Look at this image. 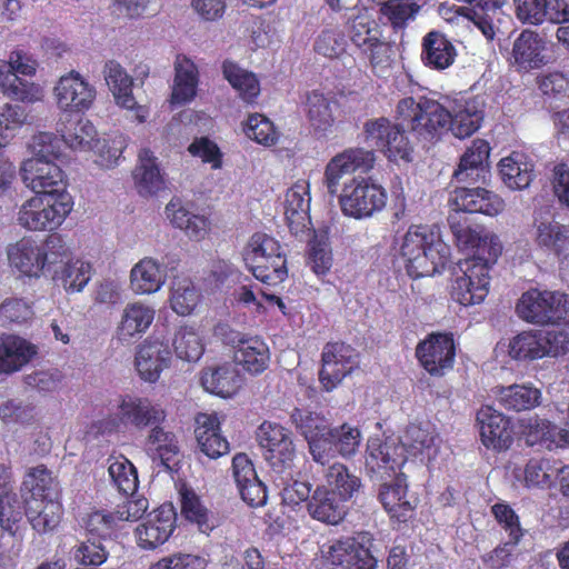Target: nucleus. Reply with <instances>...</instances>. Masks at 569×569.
I'll use <instances>...</instances> for the list:
<instances>
[{"label": "nucleus", "instance_id": "a878e982", "mask_svg": "<svg viewBox=\"0 0 569 569\" xmlns=\"http://www.w3.org/2000/svg\"><path fill=\"white\" fill-rule=\"evenodd\" d=\"M194 435L200 451L210 459H218L230 450L229 441L221 433L217 415L199 413Z\"/></svg>", "mask_w": 569, "mask_h": 569}, {"label": "nucleus", "instance_id": "603ef678", "mask_svg": "<svg viewBox=\"0 0 569 569\" xmlns=\"http://www.w3.org/2000/svg\"><path fill=\"white\" fill-rule=\"evenodd\" d=\"M22 490L30 493L26 499H59V483L44 465H39L28 471L22 482Z\"/></svg>", "mask_w": 569, "mask_h": 569}, {"label": "nucleus", "instance_id": "f704fd0d", "mask_svg": "<svg viewBox=\"0 0 569 569\" xmlns=\"http://www.w3.org/2000/svg\"><path fill=\"white\" fill-rule=\"evenodd\" d=\"M62 140L73 150L90 149L97 138L93 123L81 114H64L57 127Z\"/></svg>", "mask_w": 569, "mask_h": 569}, {"label": "nucleus", "instance_id": "8fccbe9b", "mask_svg": "<svg viewBox=\"0 0 569 569\" xmlns=\"http://www.w3.org/2000/svg\"><path fill=\"white\" fill-rule=\"evenodd\" d=\"M222 73L243 101L254 102L260 93V82L253 72L241 68L231 60H226L222 63Z\"/></svg>", "mask_w": 569, "mask_h": 569}, {"label": "nucleus", "instance_id": "58836bf2", "mask_svg": "<svg viewBox=\"0 0 569 569\" xmlns=\"http://www.w3.org/2000/svg\"><path fill=\"white\" fill-rule=\"evenodd\" d=\"M139 164L133 171L136 188L141 196H153L164 188V180L150 149L143 148L138 154Z\"/></svg>", "mask_w": 569, "mask_h": 569}, {"label": "nucleus", "instance_id": "39448f33", "mask_svg": "<svg viewBox=\"0 0 569 569\" xmlns=\"http://www.w3.org/2000/svg\"><path fill=\"white\" fill-rule=\"evenodd\" d=\"M72 207V197L68 192L37 193L21 206L18 222L27 230L51 231L61 226Z\"/></svg>", "mask_w": 569, "mask_h": 569}, {"label": "nucleus", "instance_id": "cd10ccee", "mask_svg": "<svg viewBox=\"0 0 569 569\" xmlns=\"http://www.w3.org/2000/svg\"><path fill=\"white\" fill-rule=\"evenodd\" d=\"M170 359V350L162 342L144 340L137 350L134 365L142 380L156 382Z\"/></svg>", "mask_w": 569, "mask_h": 569}, {"label": "nucleus", "instance_id": "4d7b16f0", "mask_svg": "<svg viewBox=\"0 0 569 569\" xmlns=\"http://www.w3.org/2000/svg\"><path fill=\"white\" fill-rule=\"evenodd\" d=\"M83 525L89 538L100 542L117 539L122 529L116 511L94 510L87 515Z\"/></svg>", "mask_w": 569, "mask_h": 569}, {"label": "nucleus", "instance_id": "6e6d98bb", "mask_svg": "<svg viewBox=\"0 0 569 569\" xmlns=\"http://www.w3.org/2000/svg\"><path fill=\"white\" fill-rule=\"evenodd\" d=\"M108 461V472L113 487L126 497L133 496L139 486L134 465L123 455L110 457Z\"/></svg>", "mask_w": 569, "mask_h": 569}, {"label": "nucleus", "instance_id": "4be33fe9", "mask_svg": "<svg viewBox=\"0 0 569 569\" xmlns=\"http://www.w3.org/2000/svg\"><path fill=\"white\" fill-rule=\"evenodd\" d=\"M521 432L528 447L553 450L569 446L567 428H559L548 419L532 417L521 420Z\"/></svg>", "mask_w": 569, "mask_h": 569}, {"label": "nucleus", "instance_id": "9b49d317", "mask_svg": "<svg viewBox=\"0 0 569 569\" xmlns=\"http://www.w3.org/2000/svg\"><path fill=\"white\" fill-rule=\"evenodd\" d=\"M263 457L277 472L290 469L296 456L291 431L277 422L264 421L258 431Z\"/></svg>", "mask_w": 569, "mask_h": 569}, {"label": "nucleus", "instance_id": "f8f14e48", "mask_svg": "<svg viewBox=\"0 0 569 569\" xmlns=\"http://www.w3.org/2000/svg\"><path fill=\"white\" fill-rule=\"evenodd\" d=\"M348 34L372 68L388 63V46L380 39L379 27L370 14L363 12L355 16L349 21Z\"/></svg>", "mask_w": 569, "mask_h": 569}, {"label": "nucleus", "instance_id": "49530a36", "mask_svg": "<svg viewBox=\"0 0 569 569\" xmlns=\"http://www.w3.org/2000/svg\"><path fill=\"white\" fill-rule=\"evenodd\" d=\"M490 144L485 139H475L465 150V180L486 183L490 178Z\"/></svg>", "mask_w": 569, "mask_h": 569}, {"label": "nucleus", "instance_id": "1a4fd4ad", "mask_svg": "<svg viewBox=\"0 0 569 569\" xmlns=\"http://www.w3.org/2000/svg\"><path fill=\"white\" fill-rule=\"evenodd\" d=\"M372 535L367 531L353 537L336 540L329 548L327 559L343 569H376L377 559L372 555Z\"/></svg>", "mask_w": 569, "mask_h": 569}, {"label": "nucleus", "instance_id": "412c9836", "mask_svg": "<svg viewBox=\"0 0 569 569\" xmlns=\"http://www.w3.org/2000/svg\"><path fill=\"white\" fill-rule=\"evenodd\" d=\"M378 499L392 521L402 523L413 517L416 503L408 496L406 473L399 472L391 482H383Z\"/></svg>", "mask_w": 569, "mask_h": 569}, {"label": "nucleus", "instance_id": "b1692460", "mask_svg": "<svg viewBox=\"0 0 569 569\" xmlns=\"http://www.w3.org/2000/svg\"><path fill=\"white\" fill-rule=\"evenodd\" d=\"M118 410L126 425L130 423L139 429L161 425L167 417L159 405H153L148 398L131 395L120 397Z\"/></svg>", "mask_w": 569, "mask_h": 569}, {"label": "nucleus", "instance_id": "393cba45", "mask_svg": "<svg viewBox=\"0 0 569 569\" xmlns=\"http://www.w3.org/2000/svg\"><path fill=\"white\" fill-rule=\"evenodd\" d=\"M22 523V502L12 489L10 469L0 465V528L16 536Z\"/></svg>", "mask_w": 569, "mask_h": 569}, {"label": "nucleus", "instance_id": "e2e57ef3", "mask_svg": "<svg viewBox=\"0 0 569 569\" xmlns=\"http://www.w3.org/2000/svg\"><path fill=\"white\" fill-rule=\"evenodd\" d=\"M199 293L190 279L174 280L170 302L174 312L180 316L190 315L199 302Z\"/></svg>", "mask_w": 569, "mask_h": 569}, {"label": "nucleus", "instance_id": "a18cd8bd", "mask_svg": "<svg viewBox=\"0 0 569 569\" xmlns=\"http://www.w3.org/2000/svg\"><path fill=\"white\" fill-rule=\"evenodd\" d=\"M465 186V213H481L489 217L498 216L505 209L503 199L491 190L475 184L467 180Z\"/></svg>", "mask_w": 569, "mask_h": 569}, {"label": "nucleus", "instance_id": "72a5a7b5", "mask_svg": "<svg viewBox=\"0 0 569 569\" xmlns=\"http://www.w3.org/2000/svg\"><path fill=\"white\" fill-rule=\"evenodd\" d=\"M343 500L325 486H319L312 492L307 503V510L315 520L337 525L346 516Z\"/></svg>", "mask_w": 569, "mask_h": 569}, {"label": "nucleus", "instance_id": "6ab92c4d", "mask_svg": "<svg viewBox=\"0 0 569 569\" xmlns=\"http://www.w3.org/2000/svg\"><path fill=\"white\" fill-rule=\"evenodd\" d=\"M8 260L11 268L20 276L40 278L48 264V252L32 237H23L8 248Z\"/></svg>", "mask_w": 569, "mask_h": 569}, {"label": "nucleus", "instance_id": "ddd939ff", "mask_svg": "<svg viewBox=\"0 0 569 569\" xmlns=\"http://www.w3.org/2000/svg\"><path fill=\"white\" fill-rule=\"evenodd\" d=\"M476 426L481 443L495 452H503L513 443V425L511 418L495 409L482 406L476 415Z\"/></svg>", "mask_w": 569, "mask_h": 569}, {"label": "nucleus", "instance_id": "9d476101", "mask_svg": "<svg viewBox=\"0 0 569 569\" xmlns=\"http://www.w3.org/2000/svg\"><path fill=\"white\" fill-rule=\"evenodd\" d=\"M416 358L432 377H442L451 370L456 359V345L451 332H431L416 347Z\"/></svg>", "mask_w": 569, "mask_h": 569}, {"label": "nucleus", "instance_id": "a211bd4d", "mask_svg": "<svg viewBox=\"0 0 569 569\" xmlns=\"http://www.w3.org/2000/svg\"><path fill=\"white\" fill-rule=\"evenodd\" d=\"M321 361L319 380L323 388L330 391L352 372L356 366L355 349L343 342H328L323 348Z\"/></svg>", "mask_w": 569, "mask_h": 569}, {"label": "nucleus", "instance_id": "37998d69", "mask_svg": "<svg viewBox=\"0 0 569 569\" xmlns=\"http://www.w3.org/2000/svg\"><path fill=\"white\" fill-rule=\"evenodd\" d=\"M150 427L151 430L144 440L146 452L153 461L159 460L161 466L170 468V461L179 452L176 435L164 430L160 425Z\"/></svg>", "mask_w": 569, "mask_h": 569}, {"label": "nucleus", "instance_id": "774afa93", "mask_svg": "<svg viewBox=\"0 0 569 569\" xmlns=\"http://www.w3.org/2000/svg\"><path fill=\"white\" fill-rule=\"evenodd\" d=\"M328 436L333 438L336 451L345 458L355 456L361 442V431L346 422L339 427L329 428Z\"/></svg>", "mask_w": 569, "mask_h": 569}, {"label": "nucleus", "instance_id": "bb28decb", "mask_svg": "<svg viewBox=\"0 0 569 569\" xmlns=\"http://www.w3.org/2000/svg\"><path fill=\"white\" fill-rule=\"evenodd\" d=\"M23 519L39 533L53 531L60 523L63 508L59 499L43 500L39 498L24 499L22 503ZM26 521L20 528L24 527Z\"/></svg>", "mask_w": 569, "mask_h": 569}, {"label": "nucleus", "instance_id": "473e14b6", "mask_svg": "<svg viewBox=\"0 0 569 569\" xmlns=\"http://www.w3.org/2000/svg\"><path fill=\"white\" fill-rule=\"evenodd\" d=\"M498 168L502 181L512 190L528 188L536 177L532 159L519 151H512L508 157L502 158Z\"/></svg>", "mask_w": 569, "mask_h": 569}, {"label": "nucleus", "instance_id": "4c0bfd02", "mask_svg": "<svg viewBox=\"0 0 569 569\" xmlns=\"http://www.w3.org/2000/svg\"><path fill=\"white\" fill-rule=\"evenodd\" d=\"M198 82L199 72L194 62L186 56L178 54L174 61L171 101L179 104L191 101L197 94Z\"/></svg>", "mask_w": 569, "mask_h": 569}, {"label": "nucleus", "instance_id": "dca6fc26", "mask_svg": "<svg viewBox=\"0 0 569 569\" xmlns=\"http://www.w3.org/2000/svg\"><path fill=\"white\" fill-rule=\"evenodd\" d=\"M407 461L403 448L398 445L370 439L365 455V466L370 478L383 480L396 477Z\"/></svg>", "mask_w": 569, "mask_h": 569}, {"label": "nucleus", "instance_id": "7ed1b4c3", "mask_svg": "<svg viewBox=\"0 0 569 569\" xmlns=\"http://www.w3.org/2000/svg\"><path fill=\"white\" fill-rule=\"evenodd\" d=\"M502 247L495 234L465 229V287L470 295L468 305L485 300L489 292L490 268L497 262ZM467 303L465 302V307Z\"/></svg>", "mask_w": 569, "mask_h": 569}, {"label": "nucleus", "instance_id": "7c9ffc66", "mask_svg": "<svg viewBox=\"0 0 569 569\" xmlns=\"http://www.w3.org/2000/svg\"><path fill=\"white\" fill-rule=\"evenodd\" d=\"M545 41L532 30L525 29L516 38L511 57L519 70L530 71L546 64Z\"/></svg>", "mask_w": 569, "mask_h": 569}, {"label": "nucleus", "instance_id": "5fc2aeb1", "mask_svg": "<svg viewBox=\"0 0 569 569\" xmlns=\"http://www.w3.org/2000/svg\"><path fill=\"white\" fill-rule=\"evenodd\" d=\"M561 461L548 458H531L525 466L527 487L551 488L560 479Z\"/></svg>", "mask_w": 569, "mask_h": 569}, {"label": "nucleus", "instance_id": "423d86ee", "mask_svg": "<svg viewBox=\"0 0 569 569\" xmlns=\"http://www.w3.org/2000/svg\"><path fill=\"white\" fill-rule=\"evenodd\" d=\"M520 319L539 326L569 322V295L531 288L516 305Z\"/></svg>", "mask_w": 569, "mask_h": 569}, {"label": "nucleus", "instance_id": "338daca9", "mask_svg": "<svg viewBox=\"0 0 569 569\" xmlns=\"http://www.w3.org/2000/svg\"><path fill=\"white\" fill-rule=\"evenodd\" d=\"M420 7L408 0H387L381 3L380 12L395 30L403 29L413 19Z\"/></svg>", "mask_w": 569, "mask_h": 569}, {"label": "nucleus", "instance_id": "e433bc0d", "mask_svg": "<svg viewBox=\"0 0 569 569\" xmlns=\"http://www.w3.org/2000/svg\"><path fill=\"white\" fill-rule=\"evenodd\" d=\"M13 68L0 60V91L7 98L24 103H33L41 99V88L32 81L12 72Z\"/></svg>", "mask_w": 569, "mask_h": 569}, {"label": "nucleus", "instance_id": "c9c22d12", "mask_svg": "<svg viewBox=\"0 0 569 569\" xmlns=\"http://www.w3.org/2000/svg\"><path fill=\"white\" fill-rule=\"evenodd\" d=\"M37 353L33 345L14 336L4 335L0 338V373H12L20 370Z\"/></svg>", "mask_w": 569, "mask_h": 569}, {"label": "nucleus", "instance_id": "4468645a", "mask_svg": "<svg viewBox=\"0 0 569 569\" xmlns=\"http://www.w3.org/2000/svg\"><path fill=\"white\" fill-rule=\"evenodd\" d=\"M58 108L64 114H80L92 106L96 89L80 73L70 71L62 76L53 88Z\"/></svg>", "mask_w": 569, "mask_h": 569}, {"label": "nucleus", "instance_id": "20e7f679", "mask_svg": "<svg viewBox=\"0 0 569 569\" xmlns=\"http://www.w3.org/2000/svg\"><path fill=\"white\" fill-rule=\"evenodd\" d=\"M343 216L357 220L381 212L388 201L387 190L371 177H353L343 183L337 194Z\"/></svg>", "mask_w": 569, "mask_h": 569}, {"label": "nucleus", "instance_id": "ea45409f", "mask_svg": "<svg viewBox=\"0 0 569 569\" xmlns=\"http://www.w3.org/2000/svg\"><path fill=\"white\" fill-rule=\"evenodd\" d=\"M179 493L182 517L196 525L200 532L209 535L218 526L213 513L202 503L200 497L192 489L183 487Z\"/></svg>", "mask_w": 569, "mask_h": 569}, {"label": "nucleus", "instance_id": "13d9d810", "mask_svg": "<svg viewBox=\"0 0 569 569\" xmlns=\"http://www.w3.org/2000/svg\"><path fill=\"white\" fill-rule=\"evenodd\" d=\"M437 438L435 428L430 425L410 423L402 436V446L400 447L403 448V452L408 451L413 456H418L427 451L428 457H430Z\"/></svg>", "mask_w": 569, "mask_h": 569}, {"label": "nucleus", "instance_id": "a19ab883", "mask_svg": "<svg viewBox=\"0 0 569 569\" xmlns=\"http://www.w3.org/2000/svg\"><path fill=\"white\" fill-rule=\"evenodd\" d=\"M166 214L174 227L183 230L192 240L200 241L209 233V219L189 212L179 201L171 200L166 207Z\"/></svg>", "mask_w": 569, "mask_h": 569}, {"label": "nucleus", "instance_id": "c756f323", "mask_svg": "<svg viewBox=\"0 0 569 569\" xmlns=\"http://www.w3.org/2000/svg\"><path fill=\"white\" fill-rule=\"evenodd\" d=\"M307 118L319 138L327 137L332 132L336 119L333 109L339 107L335 96L327 97L319 90L308 92L306 99Z\"/></svg>", "mask_w": 569, "mask_h": 569}, {"label": "nucleus", "instance_id": "680f3d73", "mask_svg": "<svg viewBox=\"0 0 569 569\" xmlns=\"http://www.w3.org/2000/svg\"><path fill=\"white\" fill-rule=\"evenodd\" d=\"M172 345L177 357L189 362L199 360L204 351L199 333L188 326L176 332Z\"/></svg>", "mask_w": 569, "mask_h": 569}, {"label": "nucleus", "instance_id": "f257e3e1", "mask_svg": "<svg viewBox=\"0 0 569 569\" xmlns=\"http://www.w3.org/2000/svg\"><path fill=\"white\" fill-rule=\"evenodd\" d=\"M462 104L457 99L443 98V102L426 96L416 100L401 99L397 104V118L407 124L418 139L436 142L443 134L452 133L462 139Z\"/></svg>", "mask_w": 569, "mask_h": 569}, {"label": "nucleus", "instance_id": "2eb2a0df", "mask_svg": "<svg viewBox=\"0 0 569 569\" xmlns=\"http://www.w3.org/2000/svg\"><path fill=\"white\" fill-rule=\"evenodd\" d=\"M177 525V512L172 503H163L148 513L136 528L137 543L141 549L153 550L171 537Z\"/></svg>", "mask_w": 569, "mask_h": 569}, {"label": "nucleus", "instance_id": "2f4dec72", "mask_svg": "<svg viewBox=\"0 0 569 569\" xmlns=\"http://www.w3.org/2000/svg\"><path fill=\"white\" fill-rule=\"evenodd\" d=\"M156 310L143 302H131L123 309L121 320L117 327V337L122 342L140 338L152 325Z\"/></svg>", "mask_w": 569, "mask_h": 569}, {"label": "nucleus", "instance_id": "f3484780", "mask_svg": "<svg viewBox=\"0 0 569 569\" xmlns=\"http://www.w3.org/2000/svg\"><path fill=\"white\" fill-rule=\"evenodd\" d=\"M21 176L24 183L36 193L67 192L66 174L56 160L27 159L21 166Z\"/></svg>", "mask_w": 569, "mask_h": 569}, {"label": "nucleus", "instance_id": "5701e85b", "mask_svg": "<svg viewBox=\"0 0 569 569\" xmlns=\"http://www.w3.org/2000/svg\"><path fill=\"white\" fill-rule=\"evenodd\" d=\"M310 192L307 180H298L286 192L284 217L293 236L305 233L310 229Z\"/></svg>", "mask_w": 569, "mask_h": 569}, {"label": "nucleus", "instance_id": "bf43d9fd", "mask_svg": "<svg viewBox=\"0 0 569 569\" xmlns=\"http://www.w3.org/2000/svg\"><path fill=\"white\" fill-rule=\"evenodd\" d=\"M326 480L333 488L332 491L343 501L351 499L361 487V479L351 473L348 467L340 462H336L328 468Z\"/></svg>", "mask_w": 569, "mask_h": 569}, {"label": "nucleus", "instance_id": "09e8293b", "mask_svg": "<svg viewBox=\"0 0 569 569\" xmlns=\"http://www.w3.org/2000/svg\"><path fill=\"white\" fill-rule=\"evenodd\" d=\"M536 241L540 248L552 252L559 260L569 258V226L559 222H541Z\"/></svg>", "mask_w": 569, "mask_h": 569}, {"label": "nucleus", "instance_id": "3c124183", "mask_svg": "<svg viewBox=\"0 0 569 569\" xmlns=\"http://www.w3.org/2000/svg\"><path fill=\"white\" fill-rule=\"evenodd\" d=\"M131 288L136 293L146 295L158 291L164 282L160 264L151 259L140 260L130 273Z\"/></svg>", "mask_w": 569, "mask_h": 569}, {"label": "nucleus", "instance_id": "864d4df0", "mask_svg": "<svg viewBox=\"0 0 569 569\" xmlns=\"http://www.w3.org/2000/svg\"><path fill=\"white\" fill-rule=\"evenodd\" d=\"M246 266L252 276L268 286H276L283 282L288 277L286 253L274 254L273 258L263 257L261 262L256 259L244 258Z\"/></svg>", "mask_w": 569, "mask_h": 569}, {"label": "nucleus", "instance_id": "c03bdc74", "mask_svg": "<svg viewBox=\"0 0 569 569\" xmlns=\"http://www.w3.org/2000/svg\"><path fill=\"white\" fill-rule=\"evenodd\" d=\"M465 3L468 4L465 7V19L488 41H492L496 36L492 16L505 6L506 0H465Z\"/></svg>", "mask_w": 569, "mask_h": 569}, {"label": "nucleus", "instance_id": "052dcab7", "mask_svg": "<svg viewBox=\"0 0 569 569\" xmlns=\"http://www.w3.org/2000/svg\"><path fill=\"white\" fill-rule=\"evenodd\" d=\"M206 391L229 398L234 393V375L226 367L208 368L202 371L200 378Z\"/></svg>", "mask_w": 569, "mask_h": 569}, {"label": "nucleus", "instance_id": "6e6552de", "mask_svg": "<svg viewBox=\"0 0 569 569\" xmlns=\"http://www.w3.org/2000/svg\"><path fill=\"white\" fill-rule=\"evenodd\" d=\"M376 163V153L361 147H351L338 152L326 164L322 184L330 197L338 194L341 179L361 171L368 173Z\"/></svg>", "mask_w": 569, "mask_h": 569}, {"label": "nucleus", "instance_id": "79ce46f5", "mask_svg": "<svg viewBox=\"0 0 569 569\" xmlns=\"http://www.w3.org/2000/svg\"><path fill=\"white\" fill-rule=\"evenodd\" d=\"M236 359L246 371L259 375L269 366L270 351L261 338L250 337L239 341Z\"/></svg>", "mask_w": 569, "mask_h": 569}, {"label": "nucleus", "instance_id": "c85d7f7f", "mask_svg": "<svg viewBox=\"0 0 569 569\" xmlns=\"http://www.w3.org/2000/svg\"><path fill=\"white\" fill-rule=\"evenodd\" d=\"M420 57L426 67L441 71L455 62L457 50L445 33L430 30L422 38Z\"/></svg>", "mask_w": 569, "mask_h": 569}, {"label": "nucleus", "instance_id": "aec40b11", "mask_svg": "<svg viewBox=\"0 0 569 569\" xmlns=\"http://www.w3.org/2000/svg\"><path fill=\"white\" fill-rule=\"evenodd\" d=\"M103 73L117 104L132 111V117L139 123L144 122L149 110L146 106L137 103L132 94L133 80L124 68L119 62L110 60L106 62Z\"/></svg>", "mask_w": 569, "mask_h": 569}, {"label": "nucleus", "instance_id": "0e129e2a", "mask_svg": "<svg viewBox=\"0 0 569 569\" xmlns=\"http://www.w3.org/2000/svg\"><path fill=\"white\" fill-rule=\"evenodd\" d=\"M509 355L516 360H535L545 357L540 336L523 331L510 341Z\"/></svg>", "mask_w": 569, "mask_h": 569}, {"label": "nucleus", "instance_id": "f03ea898", "mask_svg": "<svg viewBox=\"0 0 569 569\" xmlns=\"http://www.w3.org/2000/svg\"><path fill=\"white\" fill-rule=\"evenodd\" d=\"M399 254L412 279L431 277L449 262L450 249L441 240L438 228L412 224L402 237Z\"/></svg>", "mask_w": 569, "mask_h": 569}, {"label": "nucleus", "instance_id": "de8ad7c7", "mask_svg": "<svg viewBox=\"0 0 569 569\" xmlns=\"http://www.w3.org/2000/svg\"><path fill=\"white\" fill-rule=\"evenodd\" d=\"M496 396L506 410L520 412L536 408L540 403L541 392L533 387L512 385L498 388Z\"/></svg>", "mask_w": 569, "mask_h": 569}, {"label": "nucleus", "instance_id": "69168bd1", "mask_svg": "<svg viewBox=\"0 0 569 569\" xmlns=\"http://www.w3.org/2000/svg\"><path fill=\"white\" fill-rule=\"evenodd\" d=\"M243 131L248 138L266 147L276 144L279 138L273 122L260 113L249 116Z\"/></svg>", "mask_w": 569, "mask_h": 569}, {"label": "nucleus", "instance_id": "0eeeda50", "mask_svg": "<svg viewBox=\"0 0 569 569\" xmlns=\"http://www.w3.org/2000/svg\"><path fill=\"white\" fill-rule=\"evenodd\" d=\"M367 142H371L391 162H411L413 147L405 131L386 117L370 119L363 124Z\"/></svg>", "mask_w": 569, "mask_h": 569}]
</instances>
